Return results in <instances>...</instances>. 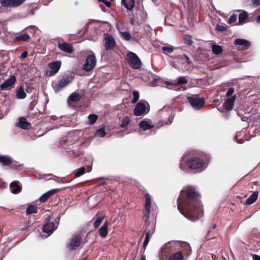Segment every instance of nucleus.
Returning <instances> with one entry per match:
<instances>
[{
    "mask_svg": "<svg viewBox=\"0 0 260 260\" xmlns=\"http://www.w3.org/2000/svg\"><path fill=\"white\" fill-rule=\"evenodd\" d=\"M200 198V194L194 188L191 187L184 188L177 199L178 210L191 221L198 220L203 215Z\"/></svg>",
    "mask_w": 260,
    "mask_h": 260,
    "instance_id": "1",
    "label": "nucleus"
},
{
    "mask_svg": "<svg viewBox=\"0 0 260 260\" xmlns=\"http://www.w3.org/2000/svg\"><path fill=\"white\" fill-rule=\"evenodd\" d=\"M188 165L191 170H204L206 166V162L203 159L194 157L188 161Z\"/></svg>",
    "mask_w": 260,
    "mask_h": 260,
    "instance_id": "2",
    "label": "nucleus"
},
{
    "mask_svg": "<svg viewBox=\"0 0 260 260\" xmlns=\"http://www.w3.org/2000/svg\"><path fill=\"white\" fill-rule=\"evenodd\" d=\"M128 62L131 68L134 69H139L141 67V61L139 57L133 52L127 53Z\"/></svg>",
    "mask_w": 260,
    "mask_h": 260,
    "instance_id": "3",
    "label": "nucleus"
},
{
    "mask_svg": "<svg viewBox=\"0 0 260 260\" xmlns=\"http://www.w3.org/2000/svg\"><path fill=\"white\" fill-rule=\"evenodd\" d=\"M96 62V57L93 55L87 56L85 62L83 66L82 69L86 72L91 71L95 67Z\"/></svg>",
    "mask_w": 260,
    "mask_h": 260,
    "instance_id": "4",
    "label": "nucleus"
},
{
    "mask_svg": "<svg viewBox=\"0 0 260 260\" xmlns=\"http://www.w3.org/2000/svg\"><path fill=\"white\" fill-rule=\"evenodd\" d=\"M187 100L191 106L196 109H200L205 105V100L203 98H192L189 96Z\"/></svg>",
    "mask_w": 260,
    "mask_h": 260,
    "instance_id": "5",
    "label": "nucleus"
},
{
    "mask_svg": "<svg viewBox=\"0 0 260 260\" xmlns=\"http://www.w3.org/2000/svg\"><path fill=\"white\" fill-rule=\"evenodd\" d=\"M25 0H0V3L4 7H17L22 5Z\"/></svg>",
    "mask_w": 260,
    "mask_h": 260,
    "instance_id": "6",
    "label": "nucleus"
},
{
    "mask_svg": "<svg viewBox=\"0 0 260 260\" xmlns=\"http://www.w3.org/2000/svg\"><path fill=\"white\" fill-rule=\"evenodd\" d=\"M116 45V42L113 37L109 34L105 35V48L106 50H111L113 49Z\"/></svg>",
    "mask_w": 260,
    "mask_h": 260,
    "instance_id": "7",
    "label": "nucleus"
},
{
    "mask_svg": "<svg viewBox=\"0 0 260 260\" xmlns=\"http://www.w3.org/2000/svg\"><path fill=\"white\" fill-rule=\"evenodd\" d=\"M16 81V79L15 76L11 75L7 80L1 85L0 88L2 90H9L13 87Z\"/></svg>",
    "mask_w": 260,
    "mask_h": 260,
    "instance_id": "8",
    "label": "nucleus"
},
{
    "mask_svg": "<svg viewBox=\"0 0 260 260\" xmlns=\"http://www.w3.org/2000/svg\"><path fill=\"white\" fill-rule=\"evenodd\" d=\"M82 242V238L80 236H75L72 237L71 239L69 244V247L71 249H77L81 244Z\"/></svg>",
    "mask_w": 260,
    "mask_h": 260,
    "instance_id": "9",
    "label": "nucleus"
},
{
    "mask_svg": "<svg viewBox=\"0 0 260 260\" xmlns=\"http://www.w3.org/2000/svg\"><path fill=\"white\" fill-rule=\"evenodd\" d=\"M146 108L145 104L139 102L134 110V113L136 116H141L146 113Z\"/></svg>",
    "mask_w": 260,
    "mask_h": 260,
    "instance_id": "10",
    "label": "nucleus"
},
{
    "mask_svg": "<svg viewBox=\"0 0 260 260\" xmlns=\"http://www.w3.org/2000/svg\"><path fill=\"white\" fill-rule=\"evenodd\" d=\"M146 202L145 204L144 216L147 219L149 218L150 213V208L151 204V199L148 193L145 194Z\"/></svg>",
    "mask_w": 260,
    "mask_h": 260,
    "instance_id": "11",
    "label": "nucleus"
},
{
    "mask_svg": "<svg viewBox=\"0 0 260 260\" xmlns=\"http://www.w3.org/2000/svg\"><path fill=\"white\" fill-rule=\"evenodd\" d=\"M70 81L67 77H63L60 79L58 83H56L54 84V88L57 91H59L63 89L67 85L69 84Z\"/></svg>",
    "mask_w": 260,
    "mask_h": 260,
    "instance_id": "12",
    "label": "nucleus"
},
{
    "mask_svg": "<svg viewBox=\"0 0 260 260\" xmlns=\"http://www.w3.org/2000/svg\"><path fill=\"white\" fill-rule=\"evenodd\" d=\"M60 61H55L49 64V68L50 71L49 73V76H52L57 73L60 67Z\"/></svg>",
    "mask_w": 260,
    "mask_h": 260,
    "instance_id": "13",
    "label": "nucleus"
},
{
    "mask_svg": "<svg viewBox=\"0 0 260 260\" xmlns=\"http://www.w3.org/2000/svg\"><path fill=\"white\" fill-rule=\"evenodd\" d=\"M58 47L60 50L67 53H71L73 52V46L70 43L65 42L62 43H58Z\"/></svg>",
    "mask_w": 260,
    "mask_h": 260,
    "instance_id": "14",
    "label": "nucleus"
},
{
    "mask_svg": "<svg viewBox=\"0 0 260 260\" xmlns=\"http://www.w3.org/2000/svg\"><path fill=\"white\" fill-rule=\"evenodd\" d=\"M236 100V95L228 99L223 105V108L225 111H230L232 109L234 103Z\"/></svg>",
    "mask_w": 260,
    "mask_h": 260,
    "instance_id": "15",
    "label": "nucleus"
},
{
    "mask_svg": "<svg viewBox=\"0 0 260 260\" xmlns=\"http://www.w3.org/2000/svg\"><path fill=\"white\" fill-rule=\"evenodd\" d=\"M17 126L24 129H29L31 127L30 124L27 122L26 118L24 117H20L19 119V121L17 124Z\"/></svg>",
    "mask_w": 260,
    "mask_h": 260,
    "instance_id": "16",
    "label": "nucleus"
},
{
    "mask_svg": "<svg viewBox=\"0 0 260 260\" xmlns=\"http://www.w3.org/2000/svg\"><path fill=\"white\" fill-rule=\"evenodd\" d=\"M55 229L54 223L50 222L45 224L43 227V231L44 233L48 234V235L51 234Z\"/></svg>",
    "mask_w": 260,
    "mask_h": 260,
    "instance_id": "17",
    "label": "nucleus"
},
{
    "mask_svg": "<svg viewBox=\"0 0 260 260\" xmlns=\"http://www.w3.org/2000/svg\"><path fill=\"white\" fill-rule=\"evenodd\" d=\"M108 221H106L100 229L99 232L100 236L102 238H105L108 234Z\"/></svg>",
    "mask_w": 260,
    "mask_h": 260,
    "instance_id": "18",
    "label": "nucleus"
},
{
    "mask_svg": "<svg viewBox=\"0 0 260 260\" xmlns=\"http://www.w3.org/2000/svg\"><path fill=\"white\" fill-rule=\"evenodd\" d=\"M120 34L121 37L123 39L126 41H130L131 40L135 41L136 42H138L139 41V39H137L135 37H132L131 34L128 31H120Z\"/></svg>",
    "mask_w": 260,
    "mask_h": 260,
    "instance_id": "19",
    "label": "nucleus"
},
{
    "mask_svg": "<svg viewBox=\"0 0 260 260\" xmlns=\"http://www.w3.org/2000/svg\"><path fill=\"white\" fill-rule=\"evenodd\" d=\"M10 187L11 189V192L14 194L18 193L21 190V187L16 181L12 182L10 185Z\"/></svg>",
    "mask_w": 260,
    "mask_h": 260,
    "instance_id": "20",
    "label": "nucleus"
},
{
    "mask_svg": "<svg viewBox=\"0 0 260 260\" xmlns=\"http://www.w3.org/2000/svg\"><path fill=\"white\" fill-rule=\"evenodd\" d=\"M234 44L247 47L251 45V43L249 41L245 39H237L234 41Z\"/></svg>",
    "mask_w": 260,
    "mask_h": 260,
    "instance_id": "21",
    "label": "nucleus"
},
{
    "mask_svg": "<svg viewBox=\"0 0 260 260\" xmlns=\"http://www.w3.org/2000/svg\"><path fill=\"white\" fill-rule=\"evenodd\" d=\"M258 192L254 191L251 196L246 200L245 204L246 205H250L253 203L257 199Z\"/></svg>",
    "mask_w": 260,
    "mask_h": 260,
    "instance_id": "22",
    "label": "nucleus"
},
{
    "mask_svg": "<svg viewBox=\"0 0 260 260\" xmlns=\"http://www.w3.org/2000/svg\"><path fill=\"white\" fill-rule=\"evenodd\" d=\"M125 7L129 10H132L135 6L134 0H122Z\"/></svg>",
    "mask_w": 260,
    "mask_h": 260,
    "instance_id": "23",
    "label": "nucleus"
},
{
    "mask_svg": "<svg viewBox=\"0 0 260 260\" xmlns=\"http://www.w3.org/2000/svg\"><path fill=\"white\" fill-rule=\"evenodd\" d=\"M0 162L4 166H8L12 162V160L10 157L7 156H1Z\"/></svg>",
    "mask_w": 260,
    "mask_h": 260,
    "instance_id": "24",
    "label": "nucleus"
},
{
    "mask_svg": "<svg viewBox=\"0 0 260 260\" xmlns=\"http://www.w3.org/2000/svg\"><path fill=\"white\" fill-rule=\"evenodd\" d=\"M81 99V95L77 92L72 93L68 98L69 101L78 102Z\"/></svg>",
    "mask_w": 260,
    "mask_h": 260,
    "instance_id": "25",
    "label": "nucleus"
},
{
    "mask_svg": "<svg viewBox=\"0 0 260 260\" xmlns=\"http://www.w3.org/2000/svg\"><path fill=\"white\" fill-rule=\"evenodd\" d=\"M213 53L216 55H219L222 52L223 49L221 46L217 45H212L211 46Z\"/></svg>",
    "mask_w": 260,
    "mask_h": 260,
    "instance_id": "26",
    "label": "nucleus"
},
{
    "mask_svg": "<svg viewBox=\"0 0 260 260\" xmlns=\"http://www.w3.org/2000/svg\"><path fill=\"white\" fill-rule=\"evenodd\" d=\"M16 95L18 99H23L26 97V94L24 89L21 87H20L16 91Z\"/></svg>",
    "mask_w": 260,
    "mask_h": 260,
    "instance_id": "27",
    "label": "nucleus"
},
{
    "mask_svg": "<svg viewBox=\"0 0 260 260\" xmlns=\"http://www.w3.org/2000/svg\"><path fill=\"white\" fill-rule=\"evenodd\" d=\"M100 7L103 11H106L105 6L109 8L111 5V2L107 1V0H99Z\"/></svg>",
    "mask_w": 260,
    "mask_h": 260,
    "instance_id": "28",
    "label": "nucleus"
},
{
    "mask_svg": "<svg viewBox=\"0 0 260 260\" xmlns=\"http://www.w3.org/2000/svg\"><path fill=\"white\" fill-rule=\"evenodd\" d=\"M30 37L28 34L24 33L15 38V40L17 41H26L29 40Z\"/></svg>",
    "mask_w": 260,
    "mask_h": 260,
    "instance_id": "29",
    "label": "nucleus"
},
{
    "mask_svg": "<svg viewBox=\"0 0 260 260\" xmlns=\"http://www.w3.org/2000/svg\"><path fill=\"white\" fill-rule=\"evenodd\" d=\"M63 142L64 144L67 145V146H69L71 145H72L74 143L75 140L73 141L71 135L70 134L67 138H63V139L61 141V144Z\"/></svg>",
    "mask_w": 260,
    "mask_h": 260,
    "instance_id": "30",
    "label": "nucleus"
},
{
    "mask_svg": "<svg viewBox=\"0 0 260 260\" xmlns=\"http://www.w3.org/2000/svg\"><path fill=\"white\" fill-rule=\"evenodd\" d=\"M37 212V207L34 205H29L26 208V213L27 214L36 213Z\"/></svg>",
    "mask_w": 260,
    "mask_h": 260,
    "instance_id": "31",
    "label": "nucleus"
},
{
    "mask_svg": "<svg viewBox=\"0 0 260 260\" xmlns=\"http://www.w3.org/2000/svg\"><path fill=\"white\" fill-rule=\"evenodd\" d=\"M183 257L180 252H178L172 255L169 260H183Z\"/></svg>",
    "mask_w": 260,
    "mask_h": 260,
    "instance_id": "32",
    "label": "nucleus"
},
{
    "mask_svg": "<svg viewBox=\"0 0 260 260\" xmlns=\"http://www.w3.org/2000/svg\"><path fill=\"white\" fill-rule=\"evenodd\" d=\"M140 127L143 130L149 129L151 127L150 123L146 121H142L139 124Z\"/></svg>",
    "mask_w": 260,
    "mask_h": 260,
    "instance_id": "33",
    "label": "nucleus"
},
{
    "mask_svg": "<svg viewBox=\"0 0 260 260\" xmlns=\"http://www.w3.org/2000/svg\"><path fill=\"white\" fill-rule=\"evenodd\" d=\"M95 136L104 137L106 135V130L104 127L99 128L98 129L95 133Z\"/></svg>",
    "mask_w": 260,
    "mask_h": 260,
    "instance_id": "34",
    "label": "nucleus"
},
{
    "mask_svg": "<svg viewBox=\"0 0 260 260\" xmlns=\"http://www.w3.org/2000/svg\"><path fill=\"white\" fill-rule=\"evenodd\" d=\"M85 172V168L84 167H82L78 169L75 171V175L76 177H79L82 175Z\"/></svg>",
    "mask_w": 260,
    "mask_h": 260,
    "instance_id": "35",
    "label": "nucleus"
},
{
    "mask_svg": "<svg viewBox=\"0 0 260 260\" xmlns=\"http://www.w3.org/2000/svg\"><path fill=\"white\" fill-rule=\"evenodd\" d=\"M188 82V80L185 77L181 76L178 78V81L176 83H173V85H182L186 84Z\"/></svg>",
    "mask_w": 260,
    "mask_h": 260,
    "instance_id": "36",
    "label": "nucleus"
},
{
    "mask_svg": "<svg viewBox=\"0 0 260 260\" xmlns=\"http://www.w3.org/2000/svg\"><path fill=\"white\" fill-rule=\"evenodd\" d=\"M98 118V116L95 114H90L88 117L89 123L90 124H93L97 120Z\"/></svg>",
    "mask_w": 260,
    "mask_h": 260,
    "instance_id": "37",
    "label": "nucleus"
},
{
    "mask_svg": "<svg viewBox=\"0 0 260 260\" xmlns=\"http://www.w3.org/2000/svg\"><path fill=\"white\" fill-rule=\"evenodd\" d=\"M130 121L131 120L129 117H125L122 119L120 125L121 127L124 128L129 123Z\"/></svg>",
    "mask_w": 260,
    "mask_h": 260,
    "instance_id": "38",
    "label": "nucleus"
},
{
    "mask_svg": "<svg viewBox=\"0 0 260 260\" xmlns=\"http://www.w3.org/2000/svg\"><path fill=\"white\" fill-rule=\"evenodd\" d=\"M150 234L151 233L150 231H147L146 232V237L145 238L144 242L143 243V247L145 248L147 246L150 240Z\"/></svg>",
    "mask_w": 260,
    "mask_h": 260,
    "instance_id": "39",
    "label": "nucleus"
},
{
    "mask_svg": "<svg viewBox=\"0 0 260 260\" xmlns=\"http://www.w3.org/2000/svg\"><path fill=\"white\" fill-rule=\"evenodd\" d=\"M184 43L188 45H191L192 43V37L191 36L189 35H184Z\"/></svg>",
    "mask_w": 260,
    "mask_h": 260,
    "instance_id": "40",
    "label": "nucleus"
},
{
    "mask_svg": "<svg viewBox=\"0 0 260 260\" xmlns=\"http://www.w3.org/2000/svg\"><path fill=\"white\" fill-rule=\"evenodd\" d=\"M248 15L247 12H243L241 13L239 16V21L240 23L243 22L247 17Z\"/></svg>",
    "mask_w": 260,
    "mask_h": 260,
    "instance_id": "41",
    "label": "nucleus"
},
{
    "mask_svg": "<svg viewBox=\"0 0 260 260\" xmlns=\"http://www.w3.org/2000/svg\"><path fill=\"white\" fill-rule=\"evenodd\" d=\"M69 153L70 155H73L74 157L78 156L81 154V152L78 148L70 150Z\"/></svg>",
    "mask_w": 260,
    "mask_h": 260,
    "instance_id": "42",
    "label": "nucleus"
},
{
    "mask_svg": "<svg viewBox=\"0 0 260 260\" xmlns=\"http://www.w3.org/2000/svg\"><path fill=\"white\" fill-rule=\"evenodd\" d=\"M162 50L165 54H168L172 53L174 51V48L172 47H162Z\"/></svg>",
    "mask_w": 260,
    "mask_h": 260,
    "instance_id": "43",
    "label": "nucleus"
},
{
    "mask_svg": "<svg viewBox=\"0 0 260 260\" xmlns=\"http://www.w3.org/2000/svg\"><path fill=\"white\" fill-rule=\"evenodd\" d=\"M133 95L134 97L132 100V103L133 104L136 103L139 99V92L137 90H135L133 91Z\"/></svg>",
    "mask_w": 260,
    "mask_h": 260,
    "instance_id": "44",
    "label": "nucleus"
},
{
    "mask_svg": "<svg viewBox=\"0 0 260 260\" xmlns=\"http://www.w3.org/2000/svg\"><path fill=\"white\" fill-rule=\"evenodd\" d=\"M103 219H104V217L103 216H99L95 222H94V228L95 229L98 228L100 225V224H101V223L102 222L103 220Z\"/></svg>",
    "mask_w": 260,
    "mask_h": 260,
    "instance_id": "45",
    "label": "nucleus"
},
{
    "mask_svg": "<svg viewBox=\"0 0 260 260\" xmlns=\"http://www.w3.org/2000/svg\"><path fill=\"white\" fill-rule=\"evenodd\" d=\"M237 19V16L235 14H233L230 16L228 22L229 24L233 25L236 22Z\"/></svg>",
    "mask_w": 260,
    "mask_h": 260,
    "instance_id": "46",
    "label": "nucleus"
},
{
    "mask_svg": "<svg viewBox=\"0 0 260 260\" xmlns=\"http://www.w3.org/2000/svg\"><path fill=\"white\" fill-rule=\"evenodd\" d=\"M49 198V196L48 195V193H47V192H45L40 197L39 201L43 203L45 202Z\"/></svg>",
    "mask_w": 260,
    "mask_h": 260,
    "instance_id": "47",
    "label": "nucleus"
},
{
    "mask_svg": "<svg viewBox=\"0 0 260 260\" xmlns=\"http://www.w3.org/2000/svg\"><path fill=\"white\" fill-rule=\"evenodd\" d=\"M216 30L220 31H223L226 30V28L225 26L223 25H217L216 26Z\"/></svg>",
    "mask_w": 260,
    "mask_h": 260,
    "instance_id": "48",
    "label": "nucleus"
},
{
    "mask_svg": "<svg viewBox=\"0 0 260 260\" xmlns=\"http://www.w3.org/2000/svg\"><path fill=\"white\" fill-rule=\"evenodd\" d=\"M181 58L182 59H184L186 61V62L187 63V64H189L190 61V59L189 58V57L185 55V54H183V55H180V56Z\"/></svg>",
    "mask_w": 260,
    "mask_h": 260,
    "instance_id": "49",
    "label": "nucleus"
},
{
    "mask_svg": "<svg viewBox=\"0 0 260 260\" xmlns=\"http://www.w3.org/2000/svg\"><path fill=\"white\" fill-rule=\"evenodd\" d=\"M234 89L233 88H230L226 93V96L229 97L234 93Z\"/></svg>",
    "mask_w": 260,
    "mask_h": 260,
    "instance_id": "50",
    "label": "nucleus"
},
{
    "mask_svg": "<svg viewBox=\"0 0 260 260\" xmlns=\"http://www.w3.org/2000/svg\"><path fill=\"white\" fill-rule=\"evenodd\" d=\"M58 189H53L49 190L48 191H47L46 192H47V193H48V195L50 197L51 195H52L53 193L56 192L57 191H58Z\"/></svg>",
    "mask_w": 260,
    "mask_h": 260,
    "instance_id": "51",
    "label": "nucleus"
},
{
    "mask_svg": "<svg viewBox=\"0 0 260 260\" xmlns=\"http://www.w3.org/2000/svg\"><path fill=\"white\" fill-rule=\"evenodd\" d=\"M252 3L254 7L260 5V0H251Z\"/></svg>",
    "mask_w": 260,
    "mask_h": 260,
    "instance_id": "52",
    "label": "nucleus"
},
{
    "mask_svg": "<svg viewBox=\"0 0 260 260\" xmlns=\"http://www.w3.org/2000/svg\"><path fill=\"white\" fill-rule=\"evenodd\" d=\"M28 54V52L27 51H24L21 54V57L22 58H25L27 57Z\"/></svg>",
    "mask_w": 260,
    "mask_h": 260,
    "instance_id": "53",
    "label": "nucleus"
},
{
    "mask_svg": "<svg viewBox=\"0 0 260 260\" xmlns=\"http://www.w3.org/2000/svg\"><path fill=\"white\" fill-rule=\"evenodd\" d=\"M253 260H260V256L256 255V254H253L252 255Z\"/></svg>",
    "mask_w": 260,
    "mask_h": 260,
    "instance_id": "54",
    "label": "nucleus"
},
{
    "mask_svg": "<svg viewBox=\"0 0 260 260\" xmlns=\"http://www.w3.org/2000/svg\"><path fill=\"white\" fill-rule=\"evenodd\" d=\"M140 260H146V257L144 254L141 255Z\"/></svg>",
    "mask_w": 260,
    "mask_h": 260,
    "instance_id": "55",
    "label": "nucleus"
},
{
    "mask_svg": "<svg viewBox=\"0 0 260 260\" xmlns=\"http://www.w3.org/2000/svg\"><path fill=\"white\" fill-rule=\"evenodd\" d=\"M237 141L239 143H242L243 142V140L242 139L237 140Z\"/></svg>",
    "mask_w": 260,
    "mask_h": 260,
    "instance_id": "56",
    "label": "nucleus"
},
{
    "mask_svg": "<svg viewBox=\"0 0 260 260\" xmlns=\"http://www.w3.org/2000/svg\"><path fill=\"white\" fill-rule=\"evenodd\" d=\"M257 21L258 22H260V14L257 17Z\"/></svg>",
    "mask_w": 260,
    "mask_h": 260,
    "instance_id": "57",
    "label": "nucleus"
},
{
    "mask_svg": "<svg viewBox=\"0 0 260 260\" xmlns=\"http://www.w3.org/2000/svg\"><path fill=\"white\" fill-rule=\"evenodd\" d=\"M169 244H170V243H168L166 244L165 245V246H164L165 248H168V247H169Z\"/></svg>",
    "mask_w": 260,
    "mask_h": 260,
    "instance_id": "58",
    "label": "nucleus"
},
{
    "mask_svg": "<svg viewBox=\"0 0 260 260\" xmlns=\"http://www.w3.org/2000/svg\"><path fill=\"white\" fill-rule=\"evenodd\" d=\"M50 216H48L46 218V220L47 221H49L50 220Z\"/></svg>",
    "mask_w": 260,
    "mask_h": 260,
    "instance_id": "59",
    "label": "nucleus"
},
{
    "mask_svg": "<svg viewBox=\"0 0 260 260\" xmlns=\"http://www.w3.org/2000/svg\"><path fill=\"white\" fill-rule=\"evenodd\" d=\"M131 24H132V25L134 24V20H133V19H132V21H131Z\"/></svg>",
    "mask_w": 260,
    "mask_h": 260,
    "instance_id": "60",
    "label": "nucleus"
},
{
    "mask_svg": "<svg viewBox=\"0 0 260 260\" xmlns=\"http://www.w3.org/2000/svg\"><path fill=\"white\" fill-rule=\"evenodd\" d=\"M216 226V224H214L213 226V229H215Z\"/></svg>",
    "mask_w": 260,
    "mask_h": 260,
    "instance_id": "61",
    "label": "nucleus"
},
{
    "mask_svg": "<svg viewBox=\"0 0 260 260\" xmlns=\"http://www.w3.org/2000/svg\"><path fill=\"white\" fill-rule=\"evenodd\" d=\"M220 108H218V109L219 111H220ZM221 112H223V111H222V110H221Z\"/></svg>",
    "mask_w": 260,
    "mask_h": 260,
    "instance_id": "62",
    "label": "nucleus"
},
{
    "mask_svg": "<svg viewBox=\"0 0 260 260\" xmlns=\"http://www.w3.org/2000/svg\"><path fill=\"white\" fill-rule=\"evenodd\" d=\"M78 139V138L76 137L75 139V140H77Z\"/></svg>",
    "mask_w": 260,
    "mask_h": 260,
    "instance_id": "63",
    "label": "nucleus"
},
{
    "mask_svg": "<svg viewBox=\"0 0 260 260\" xmlns=\"http://www.w3.org/2000/svg\"><path fill=\"white\" fill-rule=\"evenodd\" d=\"M180 168H181V169H183V168H182V165H181V166H180Z\"/></svg>",
    "mask_w": 260,
    "mask_h": 260,
    "instance_id": "64",
    "label": "nucleus"
}]
</instances>
